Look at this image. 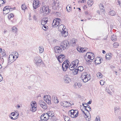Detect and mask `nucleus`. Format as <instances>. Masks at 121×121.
Wrapping results in <instances>:
<instances>
[{
  "mask_svg": "<svg viewBox=\"0 0 121 121\" xmlns=\"http://www.w3.org/2000/svg\"><path fill=\"white\" fill-rule=\"evenodd\" d=\"M21 8L23 10H25L26 8V7L25 4H23L21 6Z\"/></svg>",
  "mask_w": 121,
  "mask_h": 121,
  "instance_id": "obj_47",
  "label": "nucleus"
},
{
  "mask_svg": "<svg viewBox=\"0 0 121 121\" xmlns=\"http://www.w3.org/2000/svg\"><path fill=\"white\" fill-rule=\"evenodd\" d=\"M96 121H100V118L99 117H97L95 119Z\"/></svg>",
  "mask_w": 121,
  "mask_h": 121,
  "instance_id": "obj_57",
  "label": "nucleus"
},
{
  "mask_svg": "<svg viewBox=\"0 0 121 121\" xmlns=\"http://www.w3.org/2000/svg\"><path fill=\"white\" fill-rule=\"evenodd\" d=\"M98 59H99V60H95V63L96 64H99V63H97V61H100V59H99V58H98Z\"/></svg>",
  "mask_w": 121,
  "mask_h": 121,
  "instance_id": "obj_62",
  "label": "nucleus"
},
{
  "mask_svg": "<svg viewBox=\"0 0 121 121\" xmlns=\"http://www.w3.org/2000/svg\"><path fill=\"white\" fill-rule=\"evenodd\" d=\"M96 75L97 77L99 78H101L103 76V75L101 73L99 72L97 73Z\"/></svg>",
  "mask_w": 121,
  "mask_h": 121,
  "instance_id": "obj_35",
  "label": "nucleus"
},
{
  "mask_svg": "<svg viewBox=\"0 0 121 121\" xmlns=\"http://www.w3.org/2000/svg\"><path fill=\"white\" fill-rule=\"evenodd\" d=\"M0 52H1V54L3 56H4L6 55V54L5 50H3L2 51V49L0 48Z\"/></svg>",
  "mask_w": 121,
  "mask_h": 121,
  "instance_id": "obj_41",
  "label": "nucleus"
},
{
  "mask_svg": "<svg viewBox=\"0 0 121 121\" xmlns=\"http://www.w3.org/2000/svg\"><path fill=\"white\" fill-rule=\"evenodd\" d=\"M78 69L80 72L82 71L83 70V67L82 66H79L78 67Z\"/></svg>",
  "mask_w": 121,
  "mask_h": 121,
  "instance_id": "obj_42",
  "label": "nucleus"
},
{
  "mask_svg": "<svg viewBox=\"0 0 121 121\" xmlns=\"http://www.w3.org/2000/svg\"><path fill=\"white\" fill-rule=\"evenodd\" d=\"M112 55L111 53H107L106 56V59L107 60H109L111 58Z\"/></svg>",
  "mask_w": 121,
  "mask_h": 121,
  "instance_id": "obj_27",
  "label": "nucleus"
},
{
  "mask_svg": "<svg viewBox=\"0 0 121 121\" xmlns=\"http://www.w3.org/2000/svg\"><path fill=\"white\" fill-rule=\"evenodd\" d=\"M48 21V19L47 18H43L41 21V24L42 25L44 26L47 23Z\"/></svg>",
  "mask_w": 121,
  "mask_h": 121,
  "instance_id": "obj_20",
  "label": "nucleus"
},
{
  "mask_svg": "<svg viewBox=\"0 0 121 121\" xmlns=\"http://www.w3.org/2000/svg\"><path fill=\"white\" fill-rule=\"evenodd\" d=\"M5 3L3 0H0V4L1 5Z\"/></svg>",
  "mask_w": 121,
  "mask_h": 121,
  "instance_id": "obj_55",
  "label": "nucleus"
},
{
  "mask_svg": "<svg viewBox=\"0 0 121 121\" xmlns=\"http://www.w3.org/2000/svg\"><path fill=\"white\" fill-rule=\"evenodd\" d=\"M69 45L68 41L67 40H65L62 42L60 46L62 48L63 50L68 48V45Z\"/></svg>",
  "mask_w": 121,
  "mask_h": 121,
  "instance_id": "obj_7",
  "label": "nucleus"
},
{
  "mask_svg": "<svg viewBox=\"0 0 121 121\" xmlns=\"http://www.w3.org/2000/svg\"><path fill=\"white\" fill-rule=\"evenodd\" d=\"M78 110L72 109L68 112V114L72 118H75L78 116Z\"/></svg>",
  "mask_w": 121,
  "mask_h": 121,
  "instance_id": "obj_2",
  "label": "nucleus"
},
{
  "mask_svg": "<svg viewBox=\"0 0 121 121\" xmlns=\"http://www.w3.org/2000/svg\"><path fill=\"white\" fill-rule=\"evenodd\" d=\"M60 105L64 107H67L72 105V104L69 102L66 101H63L60 103Z\"/></svg>",
  "mask_w": 121,
  "mask_h": 121,
  "instance_id": "obj_11",
  "label": "nucleus"
},
{
  "mask_svg": "<svg viewBox=\"0 0 121 121\" xmlns=\"http://www.w3.org/2000/svg\"><path fill=\"white\" fill-rule=\"evenodd\" d=\"M39 52L41 53L43 52L44 51L43 48L42 46H40L39 48Z\"/></svg>",
  "mask_w": 121,
  "mask_h": 121,
  "instance_id": "obj_37",
  "label": "nucleus"
},
{
  "mask_svg": "<svg viewBox=\"0 0 121 121\" xmlns=\"http://www.w3.org/2000/svg\"><path fill=\"white\" fill-rule=\"evenodd\" d=\"M117 4L119 6L121 7V2L118 1Z\"/></svg>",
  "mask_w": 121,
  "mask_h": 121,
  "instance_id": "obj_60",
  "label": "nucleus"
},
{
  "mask_svg": "<svg viewBox=\"0 0 121 121\" xmlns=\"http://www.w3.org/2000/svg\"><path fill=\"white\" fill-rule=\"evenodd\" d=\"M64 119L65 121H69V118L68 117H65L64 118Z\"/></svg>",
  "mask_w": 121,
  "mask_h": 121,
  "instance_id": "obj_52",
  "label": "nucleus"
},
{
  "mask_svg": "<svg viewBox=\"0 0 121 121\" xmlns=\"http://www.w3.org/2000/svg\"><path fill=\"white\" fill-rule=\"evenodd\" d=\"M10 114H11V115L12 116H13V117L15 115V113L13 112L11 113Z\"/></svg>",
  "mask_w": 121,
  "mask_h": 121,
  "instance_id": "obj_63",
  "label": "nucleus"
},
{
  "mask_svg": "<svg viewBox=\"0 0 121 121\" xmlns=\"http://www.w3.org/2000/svg\"><path fill=\"white\" fill-rule=\"evenodd\" d=\"M76 68L75 66H74V65H71V63L69 66V68L70 70H74L75 69V68Z\"/></svg>",
  "mask_w": 121,
  "mask_h": 121,
  "instance_id": "obj_34",
  "label": "nucleus"
},
{
  "mask_svg": "<svg viewBox=\"0 0 121 121\" xmlns=\"http://www.w3.org/2000/svg\"><path fill=\"white\" fill-rule=\"evenodd\" d=\"M77 39L75 38H73L71 40L70 43L71 44H72V45H74L77 42Z\"/></svg>",
  "mask_w": 121,
  "mask_h": 121,
  "instance_id": "obj_23",
  "label": "nucleus"
},
{
  "mask_svg": "<svg viewBox=\"0 0 121 121\" xmlns=\"http://www.w3.org/2000/svg\"><path fill=\"white\" fill-rule=\"evenodd\" d=\"M70 7L69 6H67L66 7V8L67 10L69 12L71 11V9H70Z\"/></svg>",
  "mask_w": 121,
  "mask_h": 121,
  "instance_id": "obj_48",
  "label": "nucleus"
},
{
  "mask_svg": "<svg viewBox=\"0 0 121 121\" xmlns=\"http://www.w3.org/2000/svg\"><path fill=\"white\" fill-rule=\"evenodd\" d=\"M60 4V3L59 1L58 0H56V1L54 0L53 3L52 4V9L54 10L58 9L60 8V6H59Z\"/></svg>",
  "mask_w": 121,
  "mask_h": 121,
  "instance_id": "obj_3",
  "label": "nucleus"
},
{
  "mask_svg": "<svg viewBox=\"0 0 121 121\" xmlns=\"http://www.w3.org/2000/svg\"><path fill=\"white\" fill-rule=\"evenodd\" d=\"M39 104L42 108L46 110L47 108V106L43 100H40L39 102Z\"/></svg>",
  "mask_w": 121,
  "mask_h": 121,
  "instance_id": "obj_9",
  "label": "nucleus"
},
{
  "mask_svg": "<svg viewBox=\"0 0 121 121\" xmlns=\"http://www.w3.org/2000/svg\"><path fill=\"white\" fill-rule=\"evenodd\" d=\"M48 28V27L47 26H45V25L43 26L42 27V29L44 30H46Z\"/></svg>",
  "mask_w": 121,
  "mask_h": 121,
  "instance_id": "obj_51",
  "label": "nucleus"
},
{
  "mask_svg": "<svg viewBox=\"0 0 121 121\" xmlns=\"http://www.w3.org/2000/svg\"><path fill=\"white\" fill-rule=\"evenodd\" d=\"M93 2L92 0H89L88 1V4L90 7L93 4Z\"/></svg>",
  "mask_w": 121,
  "mask_h": 121,
  "instance_id": "obj_33",
  "label": "nucleus"
},
{
  "mask_svg": "<svg viewBox=\"0 0 121 121\" xmlns=\"http://www.w3.org/2000/svg\"><path fill=\"white\" fill-rule=\"evenodd\" d=\"M16 57L13 54H10L9 55L8 59V60L9 62L12 63L14 62L18 57V53L17 52H16L15 54Z\"/></svg>",
  "mask_w": 121,
  "mask_h": 121,
  "instance_id": "obj_4",
  "label": "nucleus"
},
{
  "mask_svg": "<svg viewBox=\"0 0 121 121\" xmlns=\"http://www.w3.org/2000/svg\"><path fill=\"white\" fill-rule=\"evenodd\" d=\"M68 62H67V60H65L62 64H64V65H65V64L69 65Z\"/></svg>",
  "mask_w": 121,
  "mask_h": 121,
  "instance_id": "obj_54",
  "label": "nucleus"
},
{
  "mask_svg": "<svg viewBox=\"0 0 121 121\" xmlns=\"http://www.w3.org/2000/svg\"><path fill=\"white\" fill-rule=\"evenodd\" d=\"M61 33L64 37L68 35V32L66 31H65V30H64V31H62V32H61Z\"/></svg>",
  "mask_w": 121,
  "mask_h": 121,
  "instance_id": "obj_28",
  "label": "nucleus"
},
{
  "mask_svg": "<svg viewBox=\"0 0 121 121\" xmlns=\"http://www.w3.org/2000/svg\"><path fill=\"white\" fill-rule=\"evenodd\" d=\"M40 118H43V120L44 121H47L49 118V117L48 115V113H45L42 114Z\"/></svg>",
  "mask_w": 121,
  "mask_h": 121,
  "instance_id": "obj_12",
  "label": "nucleus"
},
{
  "mask_svg": "<svg viewBox=\"0 0 121 121\" xmlns=\"http://www.w3.org/2000/svg\"><path fill=\"white\" fill-rule=\"evenodd\" d=\"M92 54H93L92 52H88L87 53H86V56H87V55H92Z\"/></svg>",
  "mask_w": 121,
  "mask_h": 121,
  "instance_id": "obj_53",
  "label": "nucleus"
},
{
  "mask_svg": "<svg viewBox=\"0 0 121 121\" xmlns=\"http://www.w3.org/2000/svg\"><path fill=\"white\" fill-rule=\"evenodd\" d=\"M35 60L36 63H40L41 62L42 60L39 57L36 56L35 57Z\"/></svg>",
  "mask_w": 121,
  "mask_h": 121,
  "instance_id": "obj_19",
  "label": "nucleus"
},
{
  "mask_svg": "<svg viewBox=\"0 0 121 121\" xmlns=\"http://www.w3.org/2000/svg\"><path fill=\"white\" fill-rule=\"evenodd\" d=\"M99 7L101 11L103 12L104 11V7L103 4H100L99 5Z\"/></svg>",
  "mask_w": 121,
  "mask_h": 121,
  "instance_id": "obj_26",
  "label": "nucleus"
},
{
  "mask_svg": "<svg viewBox=\"0 0 121 121\" xmlns=\"http://www.w3.org/2000/svg\"><path fill=\"white\" fill-rule=\"evenodd\" d=\"M19 115V114L17 115V116H16L15 117L13 118L11 114H9V117L11 119L13 120H15L17 119L18 117V115Z\"/></svg>",
  "mask_w": 121,
  "mask_h": 121,
  "instance_id": "obj_39",
  "label": "nucleus"
},
{
  "mask_svg": "<svg viewBox=\"0 0 121 121\" xmlns=\"http://www.w3.org/2000/svg\"><path fill=\"white\" fill-rule=\"evenodd\" d=\"M37 107H31L30 108V110L33 112H34L37 110Z\"/></svg>",
  "mask_w": 121,
  "mask_h": 121,
  "instance_id": "obj_36",
  "label": "nucleus"
},
{
  "mask_svg": "<svg viewBox=\"0 0 121 121\" xmlns=\"http://www.w3.org/2000/svg\"><path fill=\"white\" fill-rule=\"evenodd\" d=\"M3 77L1 74H0V82L1 81L3 80Z\"/></svg>",
  "mask_w": 121,
  "mask_h": 121,
  "instance_id": "obj_59",
  "label": "nucleus"
},
{
  "mask_svg": "<svg viewBox=\"0 0 121 121\" xmlns=\"http://www.w3.org/2000/svg\"><path fill=\"white\" fill-rule=\"evenodd\" d=\"M119 109V108H114V111H115V113H117L118 112V110Z\"/></svg>",
  "mask_w": 121,
  "mask_h": 121,
  "instance_id": "obj_46",
  "label": "nucleus"
},
{
  "mask_svg": "<svg viewBox=\"0 0 121 121\" xmlns=\"http://www.w3.org/2000/svg\"><path fill=\"white\" fill-rule=\"evenodd\" d=\"M48 114L49 117H53L54 115V114L53 112L50 111L48 112Z\"/></svg>",
  "mask_w": 121,
  "mask_h": 121,
  "instance_id": "obj_29",
  "label": "nucleus"
},
{
  "mask_svg": "<svg viewBox=\"0 0 121 121\" xmlns=\"http://www.w3.org/2000/svg\"><path fill=\"white\" fill-rule=\"evenodd\" d=\"M64 80L65 82L67 84L69 83L71 81L70 78L67 75H66L65 76L64 78Z\"/></svg>",
  "mask_w": 121,
  "mask_h": 121,
  "instance_id": "obj_14",
  "label": "nucleus"
},
{
  "mask_svg": "<svg viewBox=\"0 0 121 121\" xmlns=\"http://www.w3.org/2000/svg\"><path fill=\"white\" fill-rule=\"evenodd\" d=\"M61 21L60 19L56 18L53 20L52 25L53 27H56L60 24L61 23Z\"/></svg>",
  "mask_w": 121,
  "mask_h": 121,
  "instance_id": "obj_5",
  "label": "nucleus"
},
{
  "mask_svg": "<svg viewBox=\"0 0 121 121\" xmlns=\"http://www.w3.org/2000/svg\"><path fill=\"white\" fill-rule=\"evenodd\" d=\"M106 91L108 93H110V91L108 88H106Z\"/></svg>",
  "mask_w": 121,
  "mask_h": 121,
  "instance_id": "obj_58",
  "label": "nucleus"
},
{
  "mask_svg": "<svg viewBox=\"0 0 121 121\" xmlns=\"http://www.w3.org/2000/svg\"><path fill=\"white\" fill-rule=\"evenodd\" d=\"M108 14L111 16H113L116 14V12L114 10H112L109 12Z\"/></svg>",
  "mask_w": 121,
  "mask_h": 121,
  "instance_id": "obj_31",
  "label": "nucleus"
},
{
  "mask_svg": "<svg viewBox=\"0 0 121 121\" xmlns=\"http://www.w3.org/2000/svg\"><path fill=\"white\" fill-rule=\"evenodd\" d=\"M65 57L64 55L62 54H60V55L58 56L57 57L56 56L58 60L60 63L62 62L65 59Z\"/></svg>",
  "mask_w": 121,
  "mask_h": 121,
  "instance_id": "obj_10",
  "label": "nucleus"
},
{
  "mask_svg": "<svg viewBox=\"0 0 121 121\" xmlns=\"http://www.w3.org/2000/svg\"><path fill=\"white\" fill-rule=\"evenodd\" d=\"M33 19L34 20L36 21L37 20V18L36 17V16L35 15H34L33 17Z\"/></svg>",
  "mask_w": 121,
  "mask_h": 121,
  "instance_id": "obj_56",
  "label": "nucleus"
},
{
  "mask_svg": "<svg viewBox=\"0 0 121 121\" xmlns=\"http://www.w3.org/2000/svg\"><path fill=\"white\" fill-rule=\"evenodd\" d=\"M86 62H87L89 63V62H92V61H91V60L90 59V60H86Z\"/></svg>",
  "mask_w": 121,
  "mask_h": 121,
  "instance_id": "obj_64",
  "label": "nucleus"
},
{
  "mask_svg": "<svg viewBox=\"0 0 121 121\" xmlns=\"http://www.w3.org/2000/svg\"><path fill=\"white\" fill-rule=\"evenodd\" d=\"M82 48H78L77 49L78 51L80 52H82Z\"/></svg>",
  "mask_w": 121,
  "mask_h": 121,
  "instance_id": "obj_49",
  "label": "nucleus"
},
{
  "mask_svg": "<svg viewBox=\"0 0 121 121\" xmlns=\"http://www.w3.org/2000/svg\"><path fill=\"white\" fill-rule=\"evenodd\" d=\"M69 65H67L65 64L64 65V64H62V69L63 71H65L67 69L69 68Z\"/></svg>",
  "mask_w": 121,
  "mask_h": 121,
  "instance_id": "obj_21",
  "label": "nucleus"
},
{
  "mask_svg": "<svg viewBox=\"0 0 121 121\" xmlns=\"http://www.w3.org/2000/svg\"><path fill=\"white\" fill-rule=\"evenodd\" d=\"M36 102L35 101L32 102L31 103V107H37L36 105Z\"/></svg>",
  "mask_w": 121,
  "mask_h": 121,
  "instance_id": "obj_38",
  "label": "nucleus"
},
{
  "mask_svg": "<svg viewBox=\"0 0 121 121\" xmlns=\"http://www.w3.org/2000/svg\"><path fill=\"white\" fill-rule=\"evenodd\" d=\"M111 40L113 41H115L117 40V38L116 35H113L111 36Z\"/></svg>",
  "mask_w": 121,
  "mask_h": 121,
  "instance_id": "obj_32",
  "label": "nucleus"
},
{
  "mask_svg": "<svg viewBox=\"0 0 121 121\" xmlns=\"http://www.w3.org/2000/svg\"><path fill=\"white\" fill-rule=\"evenodd\" d=\"M43 99L49 105H50L52 103L51 102V99L50 95H46L44 96Z\"/></svg>",
  "mask_w": 121,
  "mask_h": 121,
  "instance_id": "obj_8",
  "label": "nucleus"
},
{
  "mask_svg": "<svg viewBox=\"0 0 121 121\" xmlns=\"http://www.w3.org/2000/svg\"><path fill=\"white\" fill-rule=\"evenodd\" d=\"M86 48H82V52H85L86 50Z\"/></svg>",
  "mask_w": 121,
  "mask_h": 121,
  "instance_id": "obj_61",
  "label": "nucleus"
},
{
  "mask_svg": "<svg viewBox=\"0 0 121 121\" xmlns=\"http://www.w3.org/2000/svg\"><path fill=\"white\" fill-rule=\"evenodd\" d=\"M74 87L76 88H77V86L80 88L81 86V84L80 83H75L74 84Z\"/></svg>",
  "mask_w": 121,
  "mask_h": 121,
  "instance_id": "obj_30",
  "label": "nucleus"
},
{
  "mask_svg": "<svg viewBox=\"0 0 121 121\" xmlns=\"http://www.w3.org/2000/svg\"><path fill=\"white\" fill-rule=\"evenodd\" d=\"M87 56L88 58L90 59L91 61H92L93 60L95 57L94 54H92V55H88Z\"/></svg>",
  "mask_w": 121,
  "mask_h": 121,
  "instance_id": "obj_24",
  "label": "nucleus"
},
{
  "mask_svg": "<svg viewBox=\"0 0 121 121\" xmlns=\"http://www.w3.org/2000/svg\"><path fill=\"white\" fill-rule=\"evenodd\" d=\"M104 81L103 80H102L100 81V83L101 85H103L104 84Z\"/></svg>",
  "mask_w": 121,
  "mask_h": 121,
  "instance_id": "obj_50",
  "label": "nucleus"
},
{
  "mask_svg": "<svg viewBox=\"0 0 121 121\" xmlns=\"http://www.w3.org/2000/svg\"><path fill=\"white\" fill-rule=\"evenodd\" d=\"M86 117H85L86 120L88 121H89L91 119V116L89 112H86L85 113Z\"/></svg>",
  "mask_w": 121,
  "mask_h": 121,
  "instance_id": "obj_18",
  "label": "nucleus"
},
{
  "mask_svg": "<svg viewBox=\"0 0 121 121\" xmlns=\"http://www.w3.org/2000/svg\"><path fill=\"white\" fill-rule=\"evenodd\" d=\"M60 46H56L54 47V49L55 52L56 53H60L63 50V49Z\"/></svg>",
  "mask_w": 121,
  "mask_h": 121,
  "instance_id": "obj_13",
  "label": "nucleus"
},
{
  "mask_svg": "<svg viewBox=\"0 0 121 121\" xmlns=\"http://www.w3.org/2000/svg\"><path fill=\"white\" fill-rule=\"evenodd\" d=\"M14 15L12 13H11L10 14L8 15V17L9 19H10V18L13 17Z\"/></svg>",
  "mask_w": 121,
  "mask_h": 121,
  "instance_id": "obj_44",
  "label": "nucleus"
},
{
  "mask_svg": "<svg viewBox=\"0 0 121 121\" xmlns=\"http://www.w3.org/2000/svg\"><path fill=\"white\" fill-rule=\"evenodd\" d=\"M13 31L14 32H16L17 30V29L15 27H13L11 28Z\"/></svg>",
  "mask_w": 121,
  "mask_h": 121,
  "instance_id": "obj_45",
  "label": "nucleus"
},
{
  "mask_svg": "<svg viewBox=\"0 0 121 121\" xmlns=\"http://www.w3.org/2000/svg\"><path fill=\"white\" fill-rule=\"evenodd\" d=\"M81 78L82 81L86 82L90 80L91 77L90 74L84 72L81 74Z\"/></svg>",
  "mask_w": 121,
  "mask_h": 121,
  "instance_id": "obj_1",
  "label": "nucleus"
},
{
  "mask_svg": "<svg viewBox=\"0 0 121 121\" xmlns=\"http://www.w3.org/2000/svg\"><path fill=\"white\" fill-rule=\"evenodd\" d=\"M73 70H74V71L73 72V74H75V75L77 74L78 73L79 71L78 69H75Z\"/></svg>",
  "mask_w": 121,
  "mask_h": 121,
  "instance_id": "obj_43",
  "label": "nucleus"
},
{
  "mask_svg": "<svg viewBox=\"0 0 121 121\" xmlns=\"http://www.w3.org/2000/svg\"><path fill=\"white\" fill-rule=\"evenodd\" d=\"M39 2L38 0H35L33 2V6L34 9H35L40 6Z\"/></svg>",
  "mask_w": 121,
  "mask_h": 121,
  "instance_id": "obj_15",
  "label": "nucleus"
},
{
  "mask_svg": "<svg viewBox=\"0 0 121 121\" xmlns=\"http://www.w3.org/2000/svg\"><path fill=\"white\" fill-rule=\"evenodd\" d=\"M9 7V6H6L5 7L3 10L4 12L5 11H8V9H12L11 8H9L8 7Z\"/></svg>",
  "mask_w": 121,
  "mask_h": 121,
  "instance_id": "obj_40",
  "label": "nucleus"
},
{
  "mask_svg": "<svg viewBox=\"0 0 121 121\" xmlns=\"http://www.w3.org/2000/svg\"><path fill=\"white\" fill-rule=\"evenodd\" d=\"M65 29V27L63 25L61 24L58 27V30L61 32V33L62 32V31H64Z\"/></svg>",
  "mask_w": 121,
  "mask_h": 121,
  "instance_id": "obj_16",
  "label": "nucleus"
},
{
  "mask_svg": "<svg viewBox=\"0 0 121 121\" xmlns=\"http://www.w3.org/2000/svg\"><path fill=\"white\" fill-rule=\"evenodd\" d=\"M85 104L86 105V106L84 107V108H87V112H89V111H90L91 110V108L90 107L89 105H88V104L86 103H85Z\"/></svg>",
  "mask_w": 121,
  "mask_h": 121,
  "instance_id": "obj_25",
  "label": "nucleus"
},
{
  "mask_svg": "<svg viewBox=\"0 0 121 121\" xmlns=\"http://www.w3.org/2000/svg\"><path fill=\"white\" fill-rule=\"evenodd\" d=\"M50 10L49 9L48 7L43 6L41 7L40 10V13H44L45 14H48L50 12Z\"/></svg>",
  "mask_w": 121,
  "mask_h": 121,
  "instance_id": "obj_6",
  "label": "nucleus"
},
{
  "mask_svg": "<svg viewBox=\"0 0 121 121\" xmlns=\"http://www.w3.org/2000/svg\"><path fill=\"white\" fill-rule=\"evenodd\" d=\"M79 62V60L78 59H76L71 62V65H74V66L77 67L78 66Z\"/></svg>",
  "mask_w": 121,
  "mask_h": 121,
  "instance_id": "obj_17",
  "label": "nucleus"
},
{
  "mask_svg": "<svg viewBox=\"0 0 121 121\" xmlns=\"http://www.w3.org/2000/svg\"><path fill=\"white\" fill-rule=\"evenodd\" d=\"M52 100L53 102L56 103H58L59 101L57 99L55 95H53L52 96Z\"/></svg>",
  "mask_w": 121,
  "mask_h": 121,
  "instance_id": "obj_22",
  "label": "nucleus"
}]
</instances>
